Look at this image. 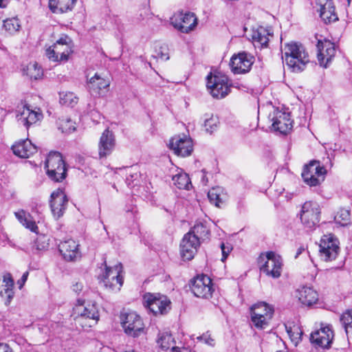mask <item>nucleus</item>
Wrapping results in <instances>:
<instances>
[{"label": "nucleus", "instance_id": "1", "mask_svg": "<svg viewBox=\"0 0 352 352\" xmlns=\"http://www.w3.org/2000/svg\"><path fill=\"white\" fill-rule=\"evenodd\" d=\"M72 316L76 324L87 329L96 324L100 318L98 305L95 301L78 299L73 308Z\"/></svg>", "mask_w": 352, "mask_h": 352}, {"label": "nucleus", "instance_id": "2", "mask_svg": "<svg viewBox=\"0 0 352 352\" xmlns=\"http://www.w3.org/2000/svg\"><path fill=\"white\" fill-rule=\"evenodd\" d=\"M283 59L294 72L304 70L306 65L309 62V56L305 47L297 43L285 44Z\"/></svg>", "mask_w": 352, "mask_h": 352}, {"label": "nucleus", "instance_id": "3", "mask_svg": "<svg viewBox=\"0 0 352 352\" xmlns=\"http://www.w3.org/2000/svg\"><path fill=\"white\" fill-rule=\"evenodd\" d=\"M45 168L49 178L56 182H62L67 176V169L61 154L50 152L47 157Z\"/></svg>", "mask_w": 352, "mask_h": 352}, {"label": "nucleus", "instance_id": "4", "mask_svg": "<svg viewBox=\"0 0 352 352\" xmlns=\"http://www.w3.org/2000/svg\"><path fill=\"white\" fill-rule=\"evenodd\" d=\"M72 41L67 35L62 36L45 52L47 57L54 62L67 60L69 55L72 52Z\"/></svg>", "mask_w": 352, "mask_h": 352}, {"label": "nucleus", "instance_id": "5", "mask_svg": "<svg viewBox=\"0 0 352 352\" xmlns=\"http://www.w3.org/2000/svg\"><path fill=\"white\" fill-rule=\"evenodd\" d=\"M327 170L318 160H312L305 165L302 172V177L307 185L316 186L320 185L325 178Z\"/></svg>", "mask_w": 352, "mask_h": 352}, {"label": "nucleus", "instance_id": "6", "mask_svg": "<svg viewBox=\"0 0 352 352\" xmlns=\"http://www.w3.org/2000/svg\"><path fill=\"white\" fill-rule=\"evenodd\" d=\"M250 310L254 325L258 329L266 328L272 318L274 308L265 302H260L254 305Z\"/></svg>", "mask_w": 352, "mask_h": 352}, {"label": "nucleus", "instance_id": "7", "mask_svg": "<svg viewBox=\"0 0 352 352\" xmlns=\"http://www.w3.org/2000/svg\"><path fill=\"white\" fill-rule=\"evenodd\" d=\"M320 209L315 201H305L300 211L299 215L302 224L305 228L314 229L320 221Z\"/></svg>", "mask_w": 352, "mask_h": 352}, {"label": "nucleus", "instance_id": "8", "mask_svg": "<svg viewBox=\"0 0 352 352\" xmlns=\"http://www.w3.org/2000/svg\"><path fill=\"white\" fill-rule=\"evenodd\" d=\"M206 86L212 97L217 99L226 97L230 91L228 77L221 74L214 76L210 74L207 76Z\"/></svg>", "mask_w": 352, "mask_h": 352}, {"label": "nucleus", "instance_id": "9", "mask_svg": "<svg viewBox=\"0 0 352 352\" xmlns=\"http://www.w3.org/2000/svg\"><path fill=\"white\" fill-rule=\"evenodd\" d=\"M144 305L154 315H164L170 309V301L166 296L147 293L143 296Z\"/></svg>", "mask_w": 352, "mask_h": 352}, {"label": "nucleus", "instance_id": "10", "mask_svg": "<svg viewBox=\"0 0 352 352\" xmlns=\"http://www.w3.org/2000/svg\"><path fill=\"white\" fill-rule=\"evenodd\" d=\"M340 252L339 241L329 234L322 236L319 243V255L324 261L335 260Z\"/></svg>", "mask_w": 352, "mask_h": 352}, {"label": "nucleus", "instance_id": "11", "mask_svg": "<svg viewBox=\"0 0 352 352\" xmlns=\"http://www.w3.org/2000/svg\"><path fill=\"white\" fill-rule=\"evenodd\" d=\"M261 259L264 261V263L260 266L261 272L273 278H278L280 276L283 263L280 255L274 252H268L265 258L261 257Z\"/></svg>", "mask_w": 352, "mask_h": 352}, {"label": "nucleus", "instance_id": "12", "mask_svg": "<svg viewBox=\"0 0 352 352\" xmlns=\"http://www.w3.org/2000/svg\"><path fill=\"white\" fill-rule=\"evenodd\" d=\"M122 266L121 263L116 265L113 267H109L105 265V270L100 278L105 287L112 291H120L123 284V278L121 276Z\"/></svg>", "mask_w": 352, "mask_h": 352}, {"label": "nucleus", "instance_id": "13", "mask_svg": "<svg viewBox=\"0 0 352 352\" xmlns=\"http://www.w3.org/2000/svg\"><path fill=\"white\" fill-rule=\"evenodd\" d=\"M124 333L133 338L139 337L144 332V324L140 316L135 312L127 313L122 319Z\"/></svg>", "mask_w": 352, "mask_h": 352}, {"label": "nucleus", "instance_id": "14", "mask_svg": "<svg viewBox=\"0 0 352 352\" xmlns=\"http://www.w3.org/2000/svg\"><path fill=\"white\" fill-rule=\"evenodd\" d=\"M269 118L272 122L273 129L281 134H287L293 127V121L289 112L275 109L270 114Z\"/></svg>", "mask_w": 352, "mask_h": 352}, {"label": "nucleus", "instance_id": "15", "mask_svg": "<svg viewBox=\"0 0 352 352\" xmlns=\"http://www.w3.org/2000/svg\"><path fill=\"white\" fill-rule=\"evenodd\" d=\"M173 27L182 33H189L197 25V19L192 12H178L170 19Z\"/></svg>", "mask_w": 352, "mask_h": 352}, {"label": "nucleus", "instance_id": "16", "mask_svg": "<svg viewBox=\"0 0 352 352\" xmlns=\"http://www.w3.org/2000/svg\"><path fill=\"white\" fill-rule=\"evenodd\" d=\"M254 62V57L245 52L234 54L230 59L232 72L235 74H243L249 72Z\"/></svg>", "mask_w": 352, "mask_h": 352}, {"label": "nucleus", "instance_id": "17", "mask_svg": "<svg viewBox=\"0 0 352 352\" xmlns=\"http://www.w3.org/2000/svg\"><path fill=\"white\" fill-rule=\"evenodd\" d=\"M190 288L195 296L202 298H209L213 292L212 280L206 275L198 276L194 278Z\"/></svg>", "mask_w": 352, "mask_h": 352}, {"label": "nucleus", "instance_id": "18", "mask_svg": "<svg viewBox=\"0 0 352 352\" xmlns=\"http://www.w3.org/2000/svg\"><path fill=\"white\" fill-rule=\"evenodd\" d=\"M168 146L177 155L181 157L190 155L193 150L192 141L190 137L186 135H179L172 138Z\"/></svg>", "mask_w": 352, "mask_h": 352}, {"label": "nucleus", "instance_id": "19", "mask_svg": "<svg viewBox=\"0 0 352 352\" xmlns=\"http://www.w3.org/2000/svg\"><path fill=\"white\" fill-rule=\"evenodd\" d=\"M201 242L193 233L184 234L180 243V254L183 260L190 261L194 258Z\"/></svg>", "mask_w": 352, "mask_h": 352}, {"label": "nucleus", "instance_id": "20", "mask_svg": "<svg viewBox=\"0 0 352 352\" xmlns=\"http://www.w3.org/2000/svg\"><path fill=\"white\" fill-rule=\"evenodd\" d=\"M317 57L320 66L327 67L336 54L334 43L329 40H318L317 43Z\"/></svg>", "mask_w": 352, "mask_h": 352}, {"label": "nucleus", "instance_id": "21", "mask_svg": "<svg viewBox=\"0 0 352 352\" xmlns=\"http://www.w3.org/2000/svg\"><path fill=\"white\" fill-rule=\"evenodd\" d=\"M16 118L20 124L28 128L30 125L41 120L43 114L40 109L35 110L30 109V106L24 105L17 111Z\"/></svg>", "mask_w": 352, "mask_h": 352}, {"label": "nucleus", "instance_id": "22", "mask_svg": "<svg viewBox=\"0 0 352 352\" xmlns=\"http://www.w3.org/2000/svg\"><path fill=\"white\" fill-rule=\"evenodd\" d=\"M58 250L67 261H76L81 257L79 244L72 239L60 242L58 245Z\"/></svg>", "mask_w": 352, "mask_h": 352}, {"label": "nucleus", "instance_id": "23", "mask_svg": "<svg viewBox=\"0 0 352 352\" xmlns=\"http://www.w3.org/2000/svg\"><path fill=\"white\" fill-rule=\"evenodd\" d=\"M68 199L64 191L60 188L54 191L51 194L50 207L54 217L56 219L63 216L67 205Z\"/></svg>", "mask_w": 352, "mask_h": 352}, {"label": "nucleus", "instance_id": "24", "mask_svg": "<svg viewBox=\"0 0 352 352\" xmlns=\"http://www.w3.org/2000/svg\"><path fill=\"white\" fill-rule=\"evenodd\" d=\"M116 146L114 134L108 129L102 133L98 143V155L100 159L106 158L110 155Z\"/></svg>", "mask_w": 352, "mask_h": 352}, {"label": "nucleus", "instance_id": "25", "mask_svg": "<svg viewBox=\"0 0 352 352\" xmlns=\"http://www.w3.org/2000/svg\"><path fill=\"white\" fill-rule=\"evenodd\" d=\"M316 10L325 23H330L338 20L332 0H316Z\"/></svg>", "mask_w": 352, "mask_h": 352}, {"label": "nucleus", "instance_id": "26", "mask_svg": "<svg viewBox=\"0 0 352 352\" xmlns=\"http://www.w3.org/2000/svg\"><path fill=\"white\" fill-rule=\"evenodd\" d=\"M333 338V332L329 325L322 326L311 334V342L322 348H328Z\"/></svg>", "mask_w": 352, "mask_h": 352}, {"label": "nucleus", "instance_id": "27", "mask_svg": "<svg viewBox=\"0 0 352 352\" xmlns=\"http://www.w3.org/2000/svg\"><path fill=\"white\" fill-rule=\"evenodd\" d=\"M12 150L14 154L21 158H28L37 151L36 146L28 139L20 140L16 142Z\"/></svg>", "mask_w": 352, "mask_h": 352}, {"label": "nucleus", "instance_id": "28", "mask_svg": "<svg viewBox=\"0 0 352 352\" xmlns=\"http://www.w3.org/2000/svg\"><path fill=\"white\" fill-rule=\"evenodd\" d=\"M14 280L10 273L3 275L0 280V296L6 298V305H9L14 297Z\"/></svg>", "mask_w": 352, "mask_h": 352}, {"label": "nucleus", "instance_id": "29", "mask_svg": "<svg viewBox=\"0 0 352 352\" xmlns=\"http://www.w3.org/2000/svg\"><path fill=\"white\" fill-rule=\"evenodd\" d=\"M110 85V80L100 74L96 73L87 82V88L91 94L100 96L102 89H107Z\"/></svg>", "mask_w": 352, "mask_h": 352}, {"label": "nucleus", "instance_id": "30", "mask_svg": "<svg viewBox=\"0 0 352 352\" xmlns=\"http://www.w3.org/2000/svg\"><path fill=\"white\" fill-rule=\"evenodd\" d=\"M273 34L270 28L260 26L256 29L252 30V38L255 46L266 47L270 41V37H272Z\"/></svg>", "mask_w": 352, "mask_h": 352}, {"label": "nucleus", "instance_id": "31", "mask_svg": "<svg viewBox=\"0 0 352 352\" xmlns=\"http://www.w3.org/2000/svg\"><path fill=\"white\" fill-rule=\"evenodd\" d=\"M298 298L300 302L306 306H311L316 303L318 295L316 291L309 287H302L298 290Z\"/></svg>", "mask_w": 352, "mask_h": 352}, {"label": "nucleus", "instance_id": "32", "mask_svg": "<svg viewBox=\"0 0 352 352\" xmlns=\"http://www.w3.org/2000/svg\"><path fill=\"white\" fill-rule=\"evenodd\" d=\"M76 0H49V8L54 13H63L72 10Z\"/></svg>", "mask_w": 352, "mask_h": 352}, {"label": "nucleus", "instance_id": "33", "mask_svg": "<svg viewBox=\"0 0 352 352\" xmlns=\"http://www.w3.org/2000/svg\"><path fill=\"white\" fill-rule=\"evenodd\" d=\"M208 197L210 202L217 207H221L226 199L227 195L222 187L216 186L212 188L208 192Z\"/></svg>", "mask_w": 352, "mask_h": 352}, {"label": "nucleus", "instance_id": "34", "mask_svg": "<svg viewBox=\"0 0 352 352\" xmlns=\"http://www.w3.org/2000/svg\"><path fill=\"white\" fill-rule=\"evenodd\" d=\"M16 218L26 228L29 229L32 232H37L38 226L35 221L33 220L32 217L30 213L26 212L23 210H20L14 212Z\"/></svg>", "mask_w": 352, "mask_h": 352}, {"label": "nucleus", "instance_id": "35", "mask_svg": "<svg viewBox=\"0 0 352 352\" xmlns=\"http://www.w3.org/2000/svg\"><path fill=\"white\" fill-rule=\"evenodd\" d=\"M172 180L179 189L189 190L192 186L188 175L182 170H177V173L173 176Z\"/></svg>", "mask_w": 352, "mask_h": 352}, {"label": "nucleus", "instance_id": "36", "mask_svg": "<svg viewBox=\"0 0 352 352\" xmlns=\"http://www.w3.org/2000/svg\"><path fill=\"white\" fill-rule=\"evenodd\" d=\"M22 72L23 75L34 80H37L43 76V70L36 62L30 63L24 66L22 69Z\"/></svg>", "mask_w": 352, "mask_h": 352}, {"label": "nucleus", "instance_id": "37", "mask_svg": "<svg viewBox=\"0 0 352 352\" xmlns=\"http://www.w3.org/2000/svg\"><path fill=\"white\" fill-rule=\"evenodd\" d=\"M188 233H193L201 242L208 238L210 230L206 223L197 222Z\"/></svg>", "mask_w": 352, "mask_h": 352}, {"label": "nucleus", "instance_id": "38", "mask_svg": "<svg viewBox=\"0 0 352 352\" xmlns=\"http://www.w3.org/2000/svg\"><path fill=\"white\" fill-rule=\"evenodd\" d=\"M59 101L62 105L74 107L78 102V97L72 91H61L59 93Z\"/></svg>", "mask_w": 352, "mask_h": 352}, {"label": "nucleus", "instance_id": "39", "mask_svg": "<svg viewBox=\"0 0 352 352\" xmlns=\"http://www.w3.org/2000/svg\"><path fill=\"white\" fill-rule=\"evenodd\" d=\"M340 321L344 329L347 338H352V309L343 313L340 318Z\"/></svg>", "mask_w": 352, "mask_h": 352}, {"label": "nucleus", "instance_id": "40", "mask_svg": "<svg viewBox=\"0 0 352 352\" xmlns=\"http://www.w3.org/2000/svg\"><path fill=\"white\" fill-rule=\"evenodd\" d=\"M157 342L163 350L172 349V347L175 346L174 338L172 337V335L167 331L161 332L158 334Z\"/></svg>", "mask_w": 352, "mask_h": 352}, {"label": "nucleus", "instance_id": "41", "mask_svg": "<svg viewBox=\"0 0 352 352\" xmlns=\"http://www.w3.org/2000/svg\"><path fill=\"white\" fill-rule=\"evenodd\" d=\"M285 329L291 340L295 345H297L298 343L301 340V336L302 334V331L300 327L296 324H294L293 326L289 324L285 325Z\"/></svg>", "mask_w": 352, "mask_h": 352}, {"label": "nucleus", "instance_id": "42", "mask_svg": "<svg viewBox=\"0 0 352 352\" xmlns=\"http://www.w3.org/2000/svg\"><path fill=\"white\" fill-rule=\"evenodd\" d=\"M3 26L5 30L10 34H15L21 28L19 21L17 18H10L6 19L3 21Z\"/></svg>", "mask_w": 352, "mask_h": 352}, {"label": "nucleus", "instance_id": "43", "mask_svg": "<svg viewBox=\"0 0 352 352\" xmlns=\"http://www.w3.org/2000/svg\"><path fill=\"white\" fill-rule=\"evenodd\" d=\"M335 221L342 226L349 224L351 221L350 210L346 208H341L335 216Z\"/></svg>", "mask_w": 352, "mask_h": 352}, {"label": "nucleus", "instance_id": "44", "mask_svg": "<svg viewBox=\"0 0 352 352\" xmlns=\"http://www.w3.org/2000/svg\"><path fill=\"white\" fill-rule=\"evenodd\" d=\"M50 239L47 236L41 234L38 235L35 240L34 246L38 250H45L50 245Z\"/></svg>", "mask_w": 352, "mask_h": 352}, {"label": "nucleus", "instance_id": "45", "mask_svg": "<svg viewBox=\"0 0 352 352\" xmlns=\"http://www.w3.org/2000/svg\"><path fill=\"white\" fill-rule=\"evenodd\" d=\"M59 129H61L63 133L73 132L76 129L75 122L71 119L62 120L59 123Z\"/></svg>", "mask_w": 352, "mask_h": 352}, {"label": "nucleus", "instance_id": "46", "mask_svg": "<svg viewBox=\"0 0 352 352\" xmlns=\"http://www.w3.org/2000/svg\"><path fill=\"white\" fill-rule=\"evenodd\" d=\"M190 338L193 340L196 339L197 341L202 342L210 346H214L215 344L214 339L211 337V335L208 332L203 333L201 336L196 337V338H195L194 335L191 336Z\"/></svg>", "mask_w": 352, "mask_h": 352}, {"label": "nucleus", "instance_id": "47", "mask_svg": "<svg viewBox=\"0 0 352 352\" xmlns=\"http://www.w3.org/2000/svg\"><path fill=\"white\" fill-rule=\"evenodd\" d=\"M218 122V118L216 116H211L210 118L206 119L204 122L206 130L212 133L217 129Z\"/></svg>", "mask_w": 352, "mask_h": 352}, {"label": "nucleus", "instance_id": "48", "mask_svg": "<svg viewBox=\"0 0 352 352\" xmlns=\"http://www.w3.org/2000/svg\"><path fill=\"white\" fill-rule=\"evenodd\" d=\"M220 247L222 252L221 261H224L232 251V247L229 243H221Z\"/></svg>", "mask_w": 352, "mask_h": 352}, {"label": "nucleus", "instance_id": "49", "mask_svg": "<svg viewBox=\"0 0 352 352\" xmlns=\"http://www.w3.org/2000/svg\"><path fill=\"white\" fill-rule=\"evenodd\" d=\"M166 48L160 47V51L157 52V55L155 56L156 58H160L163 60H167L169 59V56L167 52H164L166 51Z\"/></svg>", "mask_w": 352, "mask_h": 352}, {"label": "nucleus", "instance_id": "50", "mask_svg": "<svg viewBox=\"0 0 352 352\" xmlns=\"http://www.w3.org/2000/svg\"><path fill=\"white\" fill-rule=\"evenodd\" d=\"M83 284L81 282H76V283L73 284L72 286V289L73 292L76 293L77 294H79L83 289Z\"/></svg>", "mask_w": 352, "mask_h": 352}, {"label": "nucleus", "instance_id": "51", "mask_svg": "<svg viewBox=\"0 0 352 352\" xmlns=\"http://www.w3.org/2000/svg\"><path fill=\"white\" fill-rule=\"evenodd\" d=\"M28 274H29L28 272H25V273H23L21 278L18 281V284L19 285L20 289L23 287V285L27 280Z\"/></svg>", "mask_w": 352, "mask_h": 352}, {"label": "nucleus", "instance_id": "52", "mask_svg": "<svg viewBox=\"0 0 352 352\" xmlns=\"http://www.w3.org/2000/svg\"><path fill=\"white\" fill-rule=\"evenodd\" d=\"M0 352H12L11 348L6 344H0Z\"/></svg>", "mask_w": 352, "mask_h": 352}, {"label": "nucleus", "instance_id": "53", "mask_svg": "<svg viewBox=\"0 0 352 352\" xmlns=\"http://www.w3.org/2000/svg\"><path fill=\"white\" fill-rule=\"evenodd\" d=\"M172 351L173 352H190L188 349H186V348L180 349L177 346H173Z\"/></svg>", "mask_w": 352, "mask_h": 352}, {"label": "nucleus", "instance_id": "54", "mask_svg": "<svg viewBox=\"0 0 352 352\" xmlns=\"http://www.w3.org/2000/svg\"><path fill=\"white\" fill-rule=\"evenodd\" d=\"M9 0H0V8H5L8 3Z\"/></svg>", "mask_w": 352, "mask_h": 352}, {"label": "nucleus", "instance_id": "55", "mask_svg": "<svg viewBox=\"0 0 352 352\" xmlns=\"http://www.w3.org/2000/svg\"><path fill=\"white\" fill-rule=\"evenodd\" d=\"M304 250H305L304 247H302V246L300 247L297 250L296 254L295 257L297 258Z\"/></svg>", "mask_w": 352, "mask_h": 352}, {"label": "nucleus", "instance_id": "56", "mask_svg": "<svg viewBox=\"0 0 352 352\" xmlns=\"http://www.w3.org/2000/svg\"><path fill=\"white\" fill-rule=\"evenodd\" d=\"M202 172H203V175H202V177H201V180H202L203 182L206 183L208 182V179L206 178L204 170Z\"/></svg>", "mask_w": 352, "mask_h": 352}, {"label": "nucleus", "instance_id": "57", "mask_svg": "<svg viewBox=\"0 0 352 352\" xmlns=\"http://www.w3.org/2000/svg\"><path fill=\"white\" fill-rule=\"evenodd\" d=\"M59 50H61L62 52H65V50H64V47H60L59 48Z\"/></svg>", "mask_w": 352, "mask_h": 352}, {"label": "nucleus", "instance_id": "58", "mask_svg": "<svg viewBox=\"0 0 352 352\" xmlns=\"http://www.w3.org/2000/svg\"><path fill=\"white\" fill-rule=\"evenodd\" d=\"M346 1H347L348 6H349L351 3V0H346Z\"/></svg>", "mask_w": 352, "mask_h": 352}, {"label": "nucleus", "instance_id": "59", "mask_svg": "<svg viewBox=\"0 0 352 352\" xmlns=\"http://www.w3.org/2000/svg\"><path fill=\"white\" fill-rule=\"evenodd\" d=\"M125 352H135L133 350L132 351H125Z\"/></svg>", "mask_w": 352, "mask_h": 352}]
</instances>
